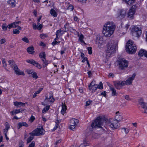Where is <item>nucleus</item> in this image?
<instances>
[{"mask_svg":"<svg viewBox=\"0 0 147 147\" xmlns=\"http://www.w3.org/2000/svg\"><path fill=\"white\" fill-rule=\"evenodd\" d=\"M115 28V26L113 23L108 22L103 26L102 33L105 37H110L113 33Z\"/></svg>","mask_w":147,"mask_h":147,"instance_id":"obj_1","label":"nucleus"},{"mask_svg":"<svg viewBox=\"0 0 147 147\" xmlns=\"http://www.w3.org/2000/svg\"><path fill=\"white\" fill-rule=\"evenodd\" d=\"M118 42L117 41H111L108 45L106 53L107 55L110 56L113 54L115 51L116 46L118 45Z\"/></svg>","mask_w":147,"mask_h":147,"instance_id":"obj_2","label":"nucleus"},{"mask_svg":"<svg viewBox=\"0 0 147 147\" xmlns=\"http://www.w3.org/2000/svg\"><path fill=\"white\" fill-rule=\"evenodd\" d=\"M137 47L133 41L129 40L127 42L126 45L127 51L129 54H132L135 53L137 49Z\"/></svg>","mask_w":147,"mask_h":147,"instance_id":"obj_3","label":"nucleus"},{"mask_svg":"<svg viewBox=\"0 0 147 147\" xmlns=\"http://www.w3.org/2000/svg\"><path fill=\"white\" fill-rule=\"evenodd\" d=\"M105 120L102 117H98L97 119L92 123L91 126L92 128L94 127L102 128L103 123L105 122Z\"/></svg>","mask_w":147,"mask_h":147,"instance_id":"obj_4","label":"nucleus"},{"mask_svg":"<svg viewBox=\"0 0 147 147\" xmlns=\"http://www.w3.org/2000/svg\"><path fill=\"white\" fill-rule=\"evenodd\" d=\"M118 63L119 67L121 70L125 69L128 66V61L124 58L119 59Z\"/></svg>","mask_w":147,"mask_h":147,"instance_id":"obj_5","label":"nucleus"},{"mask_svg":"<svg viewBox=\"0 0 147 147\" xmlns=\"http://www.w3.org/2000/svg\"><path fill=\"white\" fill-rule=\"evenodd\" d=\"M9 64L11 66L14 70L15 71V72L16 74L18 75H22L24 76V73L22 71H20L18 68V67L16 65L14 64V62L12 60H9L8 61Z\"/></svg>","mask_w":147,"mask_h":147,"instance_id":"obj_6","label":"nucleus"},{"mask_svg":"<svg viewBox=\"0 0 147 147\" xmlns=\"http://www.w3.org/2000/svg\"><path fill=\"white\" fill-rule=\"evenodd\" d=\"M132 35L138 37L140 36L142 33L141 29L136 26H133L131 30Z\"/></svg>","mask_w":147,"mask_h":147,"instance_id":"obj_7","label":"nucleus"},{"mask_svg":"<svg viewBox=\"0 0 147 147\" xmlns=\"http://www.w3.org/2000/svg\"><path fill=\"white\" fill-rule=\"evenodd\" d=\"M44 132L45 131L42 128H37L30 133V134L31 136H38L43 135Z\"/></svg>","mask_w":147,"mask_h":147,"instance_id":"obj_8","label":"nucleus"},{"mask_svg":"<svg viewBox=\"0 0 147 147\" xmlns=\"http://www.w3.org/2000/svg\"><path fill=\"white\" fill-rule=\"evenodd\" d=\"M126 14V11L123 9H119L116 15L117 18L119 20H121L124 18Z\"/></svg>","mask_w":147,"mask_h":147,"instance_id":"obj_9","label":"nucleus"},{"mask_svg":"<svg viewBox=\"0 0 147 147\" xmlns=\"http://www.w3.org/2000/svg\"><path fill=\"white\" fill-rule=\"evenodd\" d=\"M102 84L101 82H100L99 84L97 85H95L92 86H88L89 89L90 91H91L92 93H94L97 89L98 88L100 89H103Z\"/></svg>","mask_w":147,"mask_h":147,"instance_id":"obj_10","label":"nucleus"},{"mask_svg":"<svg viewBox=\"0 0 147 147\" xmlns=\"http://www.w3.org/2000/svg\"><path fill=\"white\" fill-rule=\"evenodd\" d=\"M108 125L112 128L117 129L120 127V124L118 122L115 120L109 123Z\"/></svg>","mask_w":147,"mask_h":147,"instance_id":"obj_11","label":"nucleus"},{"mask_svg":"<svg viewBox=\"0 0 147 147\" xmlns=\"http://www.w3.org/2000/svg\"><path fill=\"white\" fill-rule=\"evenodd\" d=\"M26 61L28 63H30L34 65L38 69H40L42 67L41 65H40L33 59H27Z\"/></svg>","mask_w":147,"mask_h":147,"instance_id":"obj_12","label":"nucleus"},{"mask_svg":"<svg viewBox=\"0 0 147 147\" xmlns=\"http://www.w3.org/2000/svg\"><path fill=\"white\" fill-rule=\"evenodd\" d=\"M125 81L121 82L115 81L114 82V84L115 88L118 89H120L121 87L125 85Z\"/></svg>","mask_w":147,"mask_h":147,"instance_id":"obj_13","label":"nucleus"},{"mask_svg":"<svg viewBox=\"0 0 147 147\" xmlns=\"http://www.w3.org/2000/svg\"><path fill=\"white\" fill-rule=\"evenodd\" d=\"M141 105V110L143 113H147V103H145L143 102H139Z\"/></svg>","mask_w":147,"mask_h":147,"instance_id":"obj_14","label":"nucleus"},{"mask_svg":"<svg viewBox=\"0 0 147 147\" xmlns=\"http://www.w3.org/2000/svg\"><path fill=\"white\" fill-rule=\"evenodd\" d=\"M135 12V9L132 7L129 10L127 13V17L130 19L131 20L134 18V15Z\"/></svg>","mask_w":147,"mask_h":147,"instance_id":"obj_15","label":"nucleus"},{"mask_svg":"<svg viewBox=\"0 0 147 147\" xmlns=\"http://www.w3.org/2000/svg\"><path fill=\"white\" fill-rule=\"evenodd\" d=\"M135 76L136 74H134L131 77H129L126 81H125V84L127 85L131 84L132 82V81L134 80Z\"/></svg>","mask_w":147,"mask_h":147,"instance_id":"obj_16","label":"nucleus"},{"mask_svg":"<svg viewBox=\"0 0 147 147\" xmlns=\"http://www.w3.org/2000/svg\"><path fill=\"white\" fill-rule=\"evenodd\" d=\"M115 120L117 121H120L123 119L122 114L119 113V112L118 111L116 113V115L115 117Z\"/></svg>","mask_w":147,"mask_h":147,"instance_id":"obj_17","label":"nucleus"},{"mask_svg":"<svg viewBox=\"0 0 147 147\" xmlns=\"http://www.w3.org/2000/svg\"><path fill=\"white\" fill-rule=\"evenodd\" d=\"M14 105L17 107H21L24 106L25 103L20 102L16 101L14 102Z\"/></svg>","mask_w":147,"mask_h":147,"instance_id":"obj_18","label":"nucleus"},{"mask_svg":"<svg viewBox=\"0 0 147 147\" xmlns=\"http://www.w3.org/2000/svg\"><path fill=\"white\" fill-rule=\"evenodd\" d=\"M33 28L34 29L36 30V29L40 30L42 27V26L41 24H40L39 26H38L35 23H33L32 24Z\"/></svg>","mask_w":147,"mask_h":147,"instance_id":"obj_19","label":"nucleus"},{"mask_svg":"<svg viewBox=\"0 0 147 147\" xmlns=\"http://www.w3.org/2000/svg\"><path fill=\"white\" fill-rule=\"evenodd\" d=\"M23 126L28 127V125L25 122H20L18 124V129H19Z\"/></svg>","mask_w":147,"mask_h":147,"instance_id":"obj_20","label":"nucleus"},{"mask_svg":"<svg viewBox=\"0 0 147 147\" xmlns=\"http://www.w3.org/2000/svg\"><path fill=\"white\" fill-rule=\"evenodd\" d=\"M146 52L147 51L144 49H141L139 51L138 53V55L140 57H142L143 55H144L145 56Z\"/></svg>","mask_w":147,"mask_h":147,"instance_id":"obj_21","label":"nucleus"},{"mask_svg":"<svg viewBox=\"0 0 147 147\" xmlns=\"http://www.w3.org/2000/svg\"><path fill=\"white\" fill-rule=\"evenodd\" d=\"M34 49L33 47H29L27 48V50L29 53L33 54L35 52Z\"/></svg>","mask_w":147,"mask_h":147,"instance_id":"obj_22","label":"nucleus"},{"mask_svg":"<svg viewBox=\"0 0 147 147\" xmlns=\"http://www.w3.org/2000/svg\"><path fill=\"white\" fill-rule=\"evenodd\" d=\"M89 145V143H88L87 140L85 139L83 140V143L81 144L79 147H86Z\"/></svg>","mask_w":147,"mask_h":147,"instance_id":"obj_23","label":"nucleus"},{"mask_svg":"<svg viewBox=\"0 0 147 147\" xmlns=\"http://www.w3.org/2000/svg\"><path fill=\"white\" fill-rule=\"evenodd\" d=\"M110 89L112 92V95L113 96H115L117 95V93L116 92V90L114 88L110 86Z\"/></svg>","mask_w":147,"mask_h":147,"instance_id":"obj_24","label":"nucleus"},{"mask_svg":"<svg viewBox=\"0 0 147 147\" xmlns=\"http://www.w3.org/2000/svg\"><path fill=\"white\" fill-rule=\"evenodd\" d=\"M64 31L61 30V29L57 30L56 32V36H57L59 37L61 36L64 33Z\"/></svg>","mask_w":147,"mask_h":147,"instance_id":"obj_25","label":"nucleus"},{"mask_svg":"<svg viewBox=\"0 0 147 147\" xmlns=\"http://www.w3.org/2000/svg\"><path fill=\"white\" fill-rule=\"evenodd\" d=\"M42 61H44L46 60V55L45 52H42L39 55Z\"/></svg>","mask_w":147,"mask_h":147,"instance_id":"obj_26","label":"nucleus"},{"mask_svg":"<svg viewBox=\"0 0 147 147\" xmlns=\"http://www.w3.org/2000/svg\"><path fill=\"white\" fill-rule=\"evenodd\" d=\"M135 0H123L126 4L131 5L134 2Z\"/></svg>","mask_w":147,"mask_h":147,"instance_id":"obj_27","label":"nucleus"},{"mask_svg":"<svg viewBox=\"0 0 147 147\" xmlns=\"http://www.w3.org/2000/svg\"><path fill=\"white\" fill-rule=\"evenodd\" d=\"M50 14L54 17H56L57 16V14L55 11L53 9H51L50 12Z\"/></svg>","mask_w":147,"mask_h":147,"instance_id":"obj_28","label":"nucleus"},{"mask_svg":"<svg viewBox=\"0 0 147 147\" xmlns=\"http://www.w3.org/2000/svg\"><path fill=\"white\" fill-rule=\"evenodd\" d=\"M7 3L12 7L15 6V1L14 0H9L8 1Z\"/></svg>","mask_w":147,"mask_h":147,"instance_id":"obj_29","label":"nucleus"},{"mask_svg":"<svg viewBox=\"0 0 147 147\" xmlns=\"http://www.w3.org/2000/svg\"><path fill=\"white\" fill-rule=\"evenodd\" d=\"M49 97L48 98L47 97V96L45 100V101L46 102H48L49 101V100H50V99H51L53 97V95H52V93L51 92L49 93Z\"/></svg>","mask_w":147,"mask_h":147,"instance_id":"obj_30","label":"nucleus"},{"mask_svg":"<svg viewBox=\"0 0 147 147\" xmlns=\"http://www.w3.org/2000/svg\"><path fill=\"white\" fill-rule=\"evenodd\" d=\"M77 125V124L74 123H70L69 125V128L72 130H75V127Z\"/></svg>","mask_w":147,"mask_h":147,"instance_id":"obj_31","label":"nucleus"},{"mask_svg":"<svg viewBox=\"0 0 147 147\" xmlns=\"http://www.w3.org/2000/svg\"><path fill=\"white\" fill-rule=\"evenodd\" d=\"M78 123V121L77 119L74 118L71 119L70 120V123H74L75 124H77Z\"/></svg>","mask_w":147,"mask_h":147,"instance_id":"obj_32","label":"nucleus"},{"mask_svg":"<svg viewBox=\"0 0 147 147\" xmlns=\"http://www.w3.org/2000/svg\"><path fill=\"white\" fill-rule=\"evenodd\" d=\"M21 22L20 21H19L17 22H15L13 23L15 28L17 27L18 26V24H21Z\"/></svg>","mask_w":147,"mask_h":147,"instance_id":"obj_33","label":"nucleus"},{"mask_svg":"<svg viewBox=\"0 0 147 147\" xmlns=\"http://www.w3.org/2000/svg\"><path fill=\"white\" fill-rule=\"evenodd\" d=\"M84 38V36L82 35L81 34L80 35L79 37V40L81 42L83 43L84 44H86V43L83 40V39Z\"/></svg>","mask_w":147,"mask_h":147,"instance_id":"obj_34","label":"nucleus"},{"mask_svg":"<svg viewBox=\"0 0 147 147\" xmlns=\"http://www.w3.org/2000/svg\"><path fill=\"white\" fill-rule=\"evenodd\" d=\"M30 135L31 136L28 138L27 140V143L30 142L34 138V136Z\"/></svg>","mask_w":147,"mask_h":147,"instance_id":"obj_35","label":"nucleus"},{"mask_svg":"<svg viewBox=\"0 0 147 147\" xmlns=\"http://www.w3.org/2000/svg\"><path fill=\"white\" fill-rule=\"evenodd\" d=\"M1 60L2 61L3 67L6 69V67L7 66V64L6 63L5 60L3 58H2Z\"/></svg>","mask_w":147,"mask_h":147,"instance_id":"obj_36","label":"nucleus"},{"mask_svg":"<svg viewBox=\"0 0 147 147\" xmlns=\"http://www.w3.org/2000/svg\"><path fill=\"white\" fill-rule=\"evenodd\" d=\"M49 106H47L43 109L42 112L43 113H44V112H46V111H47L49 109Z\"/></svg>","mask_w":147,"mask_h":147,"instance_id":"obj_37","label":"nucleus"},{"mask_svg":"<svg viewBox=\"0 0 147 147\" xmlns=\"http://www.w3.org/2000/svg\"><path fill=\"white\" fill-rule=\"evenodd\" d=\"M2 28L3 30L6 31L7 30V27L6 24V23H4L2 26Z\"/></svg>","mask_w":147,"mask_h":147,"instance_id":"obj_38","label":"nucleus"},{"mask_svg":"<svg viewBox=\"0 0 147 147\" xmlns=\"http://www.w3.org/2000/svg\"><path fill=\"white\" fill-rule=\"evenodd\" d=\"M32 77L36 79L38 78V76H37V74L36 72H33L32 74Z\"/></svg>","mask_w":147,"mask_h":147,"instance_id":"obj_39","label":"nucleus"},{"mask_svg":"<svg viewBox=\"0 0 147 147\" xmlns=\"http://www.w3.org/2000/svg\"><path fill=\"white\" fill-rule=\"evenodd\" d=\"M15 111L16 114L17 113L22 112L24 111V110L22 109H16Z\"/></svg>","mask_w":147,"mask_h":147,"instance_id":"obj_40","label":"nucleus"},{"mask_svg":"<svg viewBox=\"0 0 147 147\" xmlns=\"http://www.w3.org/2000/svg\"><path fill=\"white\" fill-rule=\"evenodd\" d=\"M121 131L122 132H125L126 134L128 133L129 131L128 129H126L125 128H122L121 129Z\"/></svg>","mask_w":147,"mask_h":147,"instance_id":"obj_41","label":"nucleus"},{"mask_svg":"<svg viewBox=\"0 0 147 147\" xmlns=\"http://www.w3.org/2000/svg\"><path fill=\"white\" fill-rule=\"evenodd\" d=\"M43 66L44 67H45L49 63L48 61H46V60L44 61H43Z\"/></svg>","mask_w":147,"mask_h":147,"instance_id":"obj_42","label":"nucleus"},{"mask_svg":"<svg viewBox=\"0 0 147 147\" xmlns=\"http://www.w3.org/2000/svg\"><path fill=\"white\" fill-rule=\"evenodd\" d=\"M20 31L17 29H14L13 30V32L14 34H18L19 33Z\"/></svg>","mask_w":147,"mask_h":147,"instance_id":"obj_43","label":"nucleus"},{"mask_svg":"<svg viewBox=\"0 0 147 147\" xmlns=\"http://www.w3.org/2000/svg\"><path fill=\"white\" fill-rule=\"evenodd\" d=\"M97 84H95V81H92L90 84V85H89L88 86H94L95 85H97Z\"/></svg>","mask_w":147,"mask_h":147,"instance_id":"obj_44","label":"nucleus"},{"mask_svg":"<svg viewBox=\"0 0 147 147\" xmlns=\"http://www.w3.org/2000/svg\"><path fill=\"white\" fill-rule=\"evenodd\" d=\"M22 40L26 43H28L29 42V41L28 39L26 37H24L22 38Z\"/></svg>","mask_w":147,"mask_h":147,"instance_id":"obj_45","label":"nucleus"},{"mask_svg":"<svg viewBox=\"0 0 147 147\" xmlns=\"http://www.w3.org/2000/svg\"><path fill=\"white\" fill-rule=\"evenodd\" d=\"M35 143L34 141H32L29 144L28 147H35Z\"/></svg>","mask_w":147,"mask_h":147,"instance_id":"obj_46","label":"nucleus"},{"mask_svg":"<svg viewBox=\"0 0 147 147\" xmlns=\"http://www.w3.org/2000/svg\"><path fill=\"white\" fill-rule=\"evenodd\" d=\"M40 37L42 39H44L45 38L47 37V35L46 34H41L40 36Z\"/></svg>","mask_w":147,"mask_h":147,"instance_id":"obj_47","label":"nucleus"},{"mask_svg":"<svg viewBox=\"0 0 147 147\" xmlns=\"http://www.w3.org/2000/svg\"><path fill=\"white\" fill-rule=\"evenodd\" d=\"M68 10H69L70 11H72L74 9V7L72 5H70L67 8Z\"/></svg>","mask_w":147,"mask_h":147,"instance_id":"obj_48","label":"nucleus"},{"mask_svg":"<svg viewBox=\"0 0 147 147\" xmlns=\"http://www.w3.org/2000/svg\"><path fill=\"white\" fill-rule=\"evenodd\" d=\"M5 127L4 129L7 130H8L10 128L9 124L7 122H6L5 123Z\"/></svg>","mask_w":147,"mask_h":147,"instance_id":"obj_49","label":"nucleus"},{"mask_svg":"<svg viewBox=\"0 0 147 147\" xmlns=\"http://www.w3.org/2000/svg\"><path fill=\"white\" fill-rule=\"evenodd\" d=\"M92 48L91 47H89L88 48V53L89 54H91L92 53Z\"/></svg>","mask_w":147,"mask_h":147,"instance_id":"obj_50","label":"nucleus"},{"mask_svg":"<svg viewBox=\"0 0 147 147\" xmlns=\"http://www.w3.org/2000/svg\"><path fill=\"white\" fill-rule=\"evenodd\" d=\"M7 27L9 29H10L12 28H15L13 23H11L10 24L8 25L7 26Z\"/></svg>","mask_w":147,"mask_h":147,"instance_id":"obj_51","label":"nucleus"},{"mask_svg":"<svg viewBox=\"0 0 147 147\" xmlns=\"http://www.w3.org/2000/svg\"><path fill=\"white\" fill-rule=\"evenodd\" d=\"M103 41H101L100 40H98L96 41V44H98L99 46L100 45L103 43Z\"/></svg>","mask_w":147,"mask_h":147,"instance_id":"obj_52","label":"nucleus"},{"mask_svg":"<svg viewBox=\"0 0 147 147\" xmlns=\"http://www.w3.org/2000/svg\"><path fill=\"white\" fill-rule=\"evenodd\" d=\"M35 119L34 117L32 115L29 120L31 122H32Z\"/></svg>","mask_w":147,"mask_h":147,"instance_id":"obj_53","label":"nucleus"},{"mask_svg":"<svg viewBox=\"0 0 147 147\" xmlns=\"http://www.w3.org/2000/svg\"><path fill=\"white\" fill-rule=\"evenodd\" d=\"M6 42V40L5 38H2L0 40V44H1L4 43Z\"/></svg>","mask_w":147,"mask_h":147,"instance_id":"obj_54","label":"nucleus"},{"mask_svg":"<svg viewBox=\"0 0 147 147\" xmlns=\"http://www.w3.org/2000/svg\"><path fill=\"white\" fill-rule=\"evenodd\" d=\"M62 109L65 110L67 109V107L65 103L63 104L62 105Z\"/></svg>","mask_w":147,"mask_h":147,"instance_id":"obj_55","label":"nucleus"},{"mask_svg":"<svg viewBox=\"0 0 147 147\" xmlns=\"http://www.w3.org/2000/svg\"><path fill=\"white\" fill-rule=\"evenodd\" d=\"M91 102H92V101H90V100L87 101L86 102V106H88L90 105L91 104Z\"/></svg>","mask_w":147,"mask_h":147,"instance_id":"obj_56","label":"nucleus"},{"mask_svg":"<svg viewBox=\"0 0 147 147\" xmlns=\"http://www.w3.org/2000/svg\"><path fill=\"white\" fill-rule=\"evenodd\" d=\"M27 72L28 74H32L33 72L32 70H28Z\"/></svg>","mask_w":147,"mask_h":147,"instance_id":"obj_57","label":"nucleus"},{"mask_svg":"<svg viewBox=\"0 0 147 147\" xmlns=\"http://www.w3.org/2000/svg\"><path fill=\"white\" fill-rule=\"evenodd\" d=\"M125 98L127 100H131L130 98L129 97V96L128 95H126L125 96Z\"/></svg>","mask_w":147,"mask_h":147,"instance_id":"obj_58","label":"nucleus"},{"mask_svg":"<svg viewBox=\"0 0 147 147\" xmlns=\"http://www.w3.org/2000/svg\"><path fill=\"white\" fill-rule=\"evenodd\" d=\"M74 21H75L77 22V21H78V17L77 16H74Z\"/></svg>","mask_w":147,"mask_h":147,"instance_id":"obj_59","label":"nucleus"},{"mask_svg":"<svg viewBox=\"0 0 147 147\" xmlns=\"http://www.w3.org/2000/svg\"><path fill=\"white\" fill-rule=\"evenodd\" d=\"M101 95H103L104 96H105L106 95V92L105 91H104L102 92L101 93Z\"/></svg>","mask_w":147,"mask_h":147,"instance_id":"obj_60","label":"nucleus"},{"mask_svg":"<svg viewBox=\"0 0 147 147\" xmlns=\"http://www.w3.org/2000/svg\"><path fill=\"white\" fill-rule=\"evenodd\" d=\"M109 77L113 78L114 77V74L112 73H110L108 76Z\"/></svg>","mask_w":147,"mask_h":147,"instance_id":"obj_61","label":"nucleus"},{"mask_svg":"<svg viewBox=\"0 0 147 147\" xmlns=\"http://www.w3.org/2000/svg\"><path fill=\"white\" fill-rule=\"evenodd\" d=\"M66 111V110H65L61 109V113L62 115H64Z\"/></svg>","mask_w":147,"mask_h":147,"instance_id":"obj_62","label":"nucleus"},{"mask_svg":"<svg viewBox=\"0 0 147 147\" xmlns=\"http://www.w3.org/2000/svg\"><path fill=\"white\" fill-rule=\"evenodd\" d=\"M87 74L88 75V76L90 77V76L92 75V73L91 71H88L87 72Z\"/></svg>","mask_w":147,"mask_h":147,"instance_id":"obj_63","label":"nucleus"},{"mask_svg":"<svg viewBox=\"0 0 147 147\" xmlns=\"http://www.w3.org/2000/svg\"><path fill=\"white\" fill-rule=\"evenodd\" d=\"M87 60H88L87 58V57H84L82 60V62L83 63L84 62L86 61V62H87Z\"/></svg>","mask_w":147,"mask_h":147,"instance_id":"obj_64","label":"nucleus"}]
</instances>
